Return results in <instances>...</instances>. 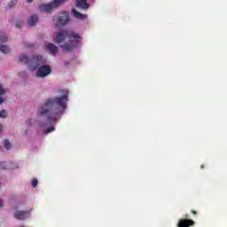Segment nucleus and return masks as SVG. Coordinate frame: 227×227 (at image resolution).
Returning <instances> with one entry per match:
<instances>
[{"mask_svg":"<svg viewBox=\"0 0 227 227\" xmlns=\"http://www.w3.org/2000/svg\"><path fill=\"white\" fill-rule=\"evenodd\" d=\"M68 102V91L63 90L61 97L48 98L37 110L39 116H43L49 123H56L65 113Z\"/></svg>","mask_w":227,"mask_h":227,"instance_id":"nucleus-1","label":"nucleus"},{"mask_svg":"<svg viewBox=\"0 0 227 227\" xmlns=\"http://www.w3.org/2000/svg\"><path fill=\"white\" fill-rule=\"evenodd\" d=\"M65 38H68V43H64ZM81 35L74 31L72 30H60L57 32L56 35V43H63L62 45H59L65 52H70L75 49V47H78V45L81 43Z\"/></svg>","mask_w":227,"mask_h":227,"instance_id":"nucleus-2","label":"nucleus"},{"mask_svg":"<svg viewBox=\"0 0 227 227\" xmlns=\"http://www.w3.org/2000/svg\"><path fill=\"white\" fill-rule=\"evenodd\" d=\"M18 62L27 65L28 68L34 71L36 70L39 67L45 65V59L40 55L33 56L31 59L26 55H20Z\"/></svg>","mask_w":227,"mask_h":227,"instance_id":"nucleus-3","label":"nucleus"},{"mask_svg":"<svg viewBox=\"0 0 227 227\" xmlns=\"http://www.w3.org/2000/svg\"><path fill=\"white\" fill-rule=\"evenodd\" d=\"M67 0H53L50 4H43L39 5L40 12H44L45 13H50V12H52L54 8H58V6H61L63 3H65Z\"/></svg>","mask_w":227,"mask_h":227,"instance_id":"nucleus-4","label":"nucleus"},{"mask_svg":"<svg viewBox=\"0 0 227 227\" xmlns=\"http://www.w3.org/2000/svg\"><path fill=\"white\" fill-rule=\"evenodd\" d=\"M52 74V68L49 65H42L37 68L36 75L41 79L47 77V75H51Z\"/></svg>","mask_w":227,"mask_h":227,"instance_id":"nucleus-5","label":"nucleus"},{"mask_svg":"<svg viewBox=\"0 0 227 227\" xmlns=\"http://www.w3.org/2000/svg\"><path fill=\"white\" fill-rule=\"evenodd\" d=\"M14 218L18 221H24V219H27L29 215H31V211L26 210V211H16L13 214Z\"/></svg>","mask_w":227,"mask_h":227,"instance_id":"nucleus-6","label":"nucleus"},{"mask_svg":"<svg viewBox=\"0 0 227 227\" xmlns=\"http://www.w3.org/2000/svg\"><path fill=\"white\" fill-rule=\"evenodd\" d=\"M186 219H180L177 223V227H190L194 226L195 223L192 219H189V215H185Z\"/></svg>","mask_w":227,"mask_h":227,"instance_id":"nucleus-7","label":"nucleus"},{"mask_svg":"<svg viewBox=\"0 0 227 227\" xmlns=\"http://www.w3.org/2000/svg\"><path fill=\"white\" fill-rule=\"evenodd\" d=\"M45 47H46V51H49V52H51V54H52V56H56V53L58 52V51H59L58 46H56L52 43H47Z\"/></svg>","mask_w":227,"mask_h":227,"instance_id":"nucleus-8","label":"nucleus"},{"mask_svg":"<svg viewBox=\"0 0 227 227\" xmlns=\"http://www.w3.org/2000/svg\"><path fill=\"white\" fill-rule=\"evenodd\" d=\"M68 23V14L64 12L61 16L59 17L58 24L59 26H66Z\"/></svg>","mask_w":227,"mask_h":227,"instance_id":"nucleus-9","label":"nucleus"},{"mask_svg":"<svg viewBox=\"0 0 227 227\" xmlns=\"http://www.w3.org/2000/svg\"><path fill=\"white\" fill-rule=\"evenodd\" d=\"M72 13L74 17H75V19H79V20H86V19H88V15L77 12L75 9H72Z\"/></svg>","mask_w":227,"mask_h":227,"instance_id":"nucleus-10","label":"nucleus"},{"mask_svg":"<svg viewBox=\"0 0 227 227\" xmlns=\"http://www.w3.org/2000/svg\"><path fill=\"white\" fill-rule=\"evenodd\" d=\"M76 6L78 8H82V10H88V8H90V4H88V2H86V0H77Z\"/></svg>","mask_w":227,"mask_h":227,"instance_id":"nucleus-11","label":"nucleus"},{"mask_svg":"<svg viewBox=\"0 0 227 227\" xmlns=\"http://www.w3.org/2000/svg\"><path fill=\"white\" fill-rule=\"evenodd\" d=\"M28 26L33 27V26H36V24H38V15L35 14L32 15L27 21Z\"/></svg>","mask_w":227,"mask_h":227,"instance_id":"nucleus-12","label":"nucleus"},{"mask_svg":"<svg viewBox=\"0 0 227 227\" xmlns=\"http://www.w3.org/2000/svg\"><path fill=\"white\" fill-rule=\"evenodd\" d=\"M0 52H3V54H10L11 51L7 45L0 43Z\"/></svg>","mask_w":227,"mask_h":227,"instance_id":"nucleus-13","label":"nucleus"},{"mask_svg":"<svg viewBox=\"0 0 227 227\" xmlns=\"http://www.w3.org/2000/svg\"><path fill=\"white\" fill-rule=\"evenodd\" d=\"M4 146L6 150H11L12 149V144L10 143V140L4 139Z\"/></svg>","mask_w":227,"mask_h":227,"instance_id":"nucleus-14","label":"nucleus"},{"mask_svg":"<svg viewBox=\"0 0 227 227\" xmlns=\"http://www.w3.org/2000/svg\"><path fill=\"white\" fill-rule=\"evenodd\" d=\"M8 42V36L4 35V34H0V43H5Z\"/></svg>","mask_w":227,"mask_h":227,"instance_id":"nucleus-15","label":"nucleus"},{"mask_svg":"<svg viewBox=\"0 0 227 227\" xmlns=\"http://www.w3.org/2000/svg\"><path fill=\"white\" fill-rule=\"evenodd\" d=\"M56 130V128L54 127H49L47 129L44 131L45 134H50V132H54Z\"/></svg>","mask_w":227,"mask_h":227,"instance_id":"nucleus-16","label":"nucleus"},{"mask_svg":"<svg viewBox=\"0 0 227 227\" xmlns=\"http://www.w3.org/2000/svg\"><path fill=\"white\" fill-rule=\"evenodd\" d=\"M24 26V22L22 20L16 21V27H22Z\"/></svg>","mask_w":227,"mask_h":227,"instance_id":"nucleus-17","label":"nucleus"},{"mask_svg":"<svg viewBox=\"0 0 227 227\" xmlns=\"http://www.w3.org/2000/svg\"><path fill=\"white\" fill-rule=\"evenodd\" d=\"M0 118H6V110L0 111Z\"/></svg>","mask_w":227,"mask_h":227,"instance_id":"nucleus-18","label":"nucleus"},{"mask_svg":"<svg viewBox=\"0 0 227 227\" xmlns=\"http://www.w3.org/2000/svg\"><path fill=\"white\" fill-rule=\"evenodd\" d=\"M1 169H8V167H6V162L3 161L0 163Z\"/></svg>","mask_w":227,"mask_h":227,"instance_id":"nucleus-19","label":"nucleus"},{"mask_svg":"<svg viewBox=\"0 0 227 227\" xmlns=\"http://www.w3.org/2000/svg\"><path fill=\"white\" fill-rule=\"evenodd\" d=\"M36 185H38V179H33L32 180V186L36 187Z\"/></svg>","mask_w":227,"mask_h":227,"instance_id":"nucleus-20","label":"nucleus"},{"mask_svg":"<svg viewBox=\"0 0 227 227\" xmlns=\"http://www.w3.org/2000/svg\"><path fill=\"white\" fill-rule=\"evenodd\" d=\"M4 93H6V90H4L3 86L0 85V95H4Z\"/></svg>","mask_w":227,"mask_h":227,"instance_id":"nucleus-21","label":"nucleus"},{"mask_svg":"<svg viewBox=\"0 0 227 227\" xmlns=\"http://www.w3.org/2000/svg\"><path fill=\"white\" fill-rule=\"evenodd\" d=\"M13 3H15V0H12V1H11L10 4H9V7H10V8H13V5H12Z\"/></svg>","mask_w":227,"mask_h":227,"instance_id":"nucleus-22","label":"nucleus"},{"mask_svg":"<svg viewBox=\"0 0 227 227\" xmlns=\"http://www.w3.org/2000/svg\"><path fill=\"white\" fill-rule=\"evenodd\" d=\"M192 214H193V215H198V212H196V210L192 209L191 211Z\"/></svg>","mask_w":227,"mask_h":227,"instance_id":"nucleus-23","label":"nucleus"},{"mask_svg":"<svg viewBox=\"0 0 227 227\" xmlns=\"http://www.w3.org/2000/svg\"><path fill=\"white\" fill-rule=\"evenodd\" d=\"M4 103V98H3L2 97H0V104Z\"/></svg>","mask_w":227,"mask_h":227,"instance_id":"nucleus-24","label":"nucleus"},{"mask_svg":"<svg viewBox=\"0 0 227 227\" xmlns=\"http://www.w3.org/2000/svg\"><path fill=\"white\" fill-rule=\"evenodd\" d=\"M3 207V200H0V208Z\"/></svg>","mask_w":227,"mask_h":227,"instance_id":"nucleus-25","label":"nucleus"},{"mask_svg":"<svg viewBox=\"0 0 227 227\" xmlns=\"http://www.w3.org/2000/svg\"><path fill=\"white\" fill-rule=\"evenodd\" d=\"M27 47H28L29 49H31V48L35 47V45L29 44Z\"/></svg>","mask_w":227,"mask_h":227,"instance_id":"nucleus-26","label":"nucleus"},{"mask_svg":"<svg viewBox=\"0 0 227 227\" xmlns=\"http://www.w3.org/2000/svg\"><path fill=\"white\" fill-rule=\"evenodd\" d=\"M3 130V125L0 124V133Z\"/></svg>","mask_w":227,"mask_h":227,"instance_id":"nucleus-27","label":"nucleus"},{"mask_svg":"<svg viewBox=\"0 0 227 227\" xmlns=\"http://www.w3.org/2000/svg\"><path fill=\"white\" fill-rule=\"evenodd\" d=\"M27 3H33V0H27Z\"/></svg>","mask_w":227,"mask_h":227,"instance_id":"nucleus-28","label":"nucleus"},{"mask_svg":"<svg viewBox=\"0 0 227 227\" xmlns=\"http://www.w3.org/2000/svg\"><path fill=\"white\" fill-rule=\"evenodd\" d=\"M203 168H205V165H202V166H201V168H202V169H203Z\"/></svg>","mask_w":227,"mask_h":227,"instance_id":"nucleus-29","label":"nucleus"},{"mask_svg":"<svg viewBox=\"0 0 227 227\" xmlns=\"http://www.w3.org/2000/svg\"><path fill=\"white\" fill-rule=\"evenodd\" d=\"M41 127H43V124H41Z\"/></svg>","mask_w":227,"mask_h":227,"instance_id":"nucleus-30","label":"nucleus"}]
</instances>
